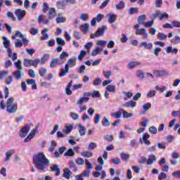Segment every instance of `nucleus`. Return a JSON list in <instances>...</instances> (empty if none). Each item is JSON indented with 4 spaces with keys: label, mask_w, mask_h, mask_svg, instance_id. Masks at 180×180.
Returning <instances> with one entry per match:
<instances>
[{
    "label": "nucleus",
    "mask_w": 180,
    "mask_h": 180,
    "mask_svg": "<svg viewBox=\"0 0 180 180\" xmlns=\"http://www.w3.org/2000/svg\"><path fill=\"white\" fill-rule=\"evenodd\" d=\"M85 56H86V51L82 50L80 51V53L79 54L77 58H78V60H79L81 61L82 60V58H84V57H85Z\"/></svg>",
    "instance_id": "49"
},
{
    "label": "nucleus",
    "mask_w": 180,
    "mask_h": 180,
    "mask_svg": "<svg viewBox=\"0 0 180 180\" xmlns=\"http://www.w3.org/2000/svg\"><path fill=\"white\" fill-rule=\"evenodd\" d=\"M76 163L77 165H84V164H85V160H84L82 158H78L76 160Z\"/></svg>",
    "instance_id": "52"
},
{
    "label": "nucleus",
    "mask_w": 180,
    "mask_h": 180,
    "mask_svg": "<svg viewBox=\"0 0 180 180\" xmlns=\"http://www.w3.org/2000/svg\"><path fill=\"white\" fill-rule=\"evenodd\" d=\"M14 153H15V150H13V149H11V150H8L6 153V160H5V161H9V160H11V155L14 154Z\"/></svg>",
    "instance_id": "26"
},
{
    "label": "nucleus",
    "mask_w": 180,
    "mask_h": 180,
    "mask_svg": "<svg viewBox=\"0 0 180 180\" xmlns=\"http://www.w3.org/2000/svg\"><path fill=\"white\" fill-rule=\"evenodd\" d=\"M65 156L68 157H74L75 155V153H74V150H72L71 148H69L65 153Z\"/></svg>",
    "instance_id": "35"
},
{
    "label": "nucleus",
    "mask_w": 180,
    "mask_h": 180,
    "mask_svg": "<svg viewBox=\"0 0 180 180\" xmlns=\"http://www.w3.org/2000/svg\"><path fill=\"white\" fill-rule=\"evenodd\" d=\"M15 15L18 20H22V19H23V18H25V15H26V11L18 8L15 11Z\"/></svg>",
    "instance_id": "7"
},
{
    "label": "nucleus",
    "mask_w": 180,
    "mask_h": 180,
    "mask_svg": "<svg viewBox=\"0 0 180 180\" xmlns=\"http://www.w3.org/2000/svg\"><path fill=\"white\" fill-rule=\"evenodd\" d=\"M81 30L84 33H88L89 32V24H84L81 25Z\"/></svg>",
    "instance_id": "27"
},
{
    "label": "nucleus",
    "mask_w": 180,
    "mask_h": 180,
    "mask_svg": "<svg viewBox=\"0 0 180 180\" xmlns=\"http://www.w3.org/2000/svg\"><path fill=\"white\" fill-rule=\"evenodd\" d=\"M147 98H153V96H155V90H150L148 94H147Z\"/></svg>",
    "instance_id": "60"
},
{
    "label": "nucleus",
    "mask_w": 180,
    "mask_h": 180,
    "mask_svg": "<svg viewBox=\"0 0 180 180\" xmlns=\"http://www.w3.org/2000/svg\"><path fill=\"white\" fill-rule=\"evenodd\" d=\"M85 131H86V128L82 125L79 126V133L80 136H85Z\"/></svg>",
    "instance_id": "34"
},
{
    "label": "nucleus",
    "mask_w": 180,
    "mask_h": 180,
    "mask_svg": "<svg viewBox=\"0 0 180 180\" xmlns=\"http://www.w3.org/2000/svg\"><path fill=\"white\" fill-rule=\"evenodd\" d=\"M56 5L59 9H64L67 6V2L65 1H58Z\"/></svg>",
    "instance_id": "23"
},
{
    "label": "nucleus",
    "mask_w": 180,
    "mask_h": 180,
    "mask_svg": "<svg viewBox=\"0 0 180 180\" xmlns=\"http://www.w3.org/2000/svg\"><path fill=\"white\" fill-rule=\"evenodd\" d=\"M6 15L8 18L11 19V20H13V21L16 20V18H15V15H13V13H12V12L8 11Z\"/></svg>",
    "instance_id": "56"
},
{
    "label": "nucleus",
    "mask_w": 180,
    "mask_h": 180,
    "mask_svg": "<svg viewBox=\"0 0 180 180\" xmlns=\"http://www.w3.org/2000/svg\"><path fill=\"white\" fill-rule=\"evenodd\" d=\"M27 85H32V89H37V85L36 84V81L33 79H27Z\"/></svg>",
    "instance_id": "19"
},
{
    "label": "nucleus",
    "mask_w": 180,
    "mask_h": 180,
    "mask_svg": "<svg viewBox=\"0 0 180 180\" xmlns=\"http://www.w3.org/2000/svg\"><path fill=\"white\" fill-rule=\"evenodd\" d=\"M123 109L119 108L115 112L111 114V117H115V119H120L122 117Z\"/></svg>",
    "instance_id": "14"
},
{
    "label": "nucleus",
    "mask_w": 180,
    "mask_h": 180,
    "mask_svg": "<svg viewBox=\"0 0 180 180\" xmlns=\"http://www.w3.org/2000/svg\"><path fill=\"white\" fill-rule=\"evenodd\" d=\"M68 56H69L68 52L63 51L59 55V58H60V60H65V58H68Z\"/></svg>",
    "instance_id": "42"
},
{
    "label": "nucleus",
    "mask_w": 180,
    "mask_h": 180,
    "mask_svg": "<svg viewBox=\"0 0 180 180\" xmlns=\"http://www.w3.org/2000/svg\"><path fill=\"white\" fill-rule=\"evenodd\" d=\"M13 75L15 79L19 80L22 78L23 74L22 73V70H15L13 72Z\"/></svg>",
    "instance_id": "17"
},
{
    "label": "nucleus",
    "mask_w": 180,
    "mask_h": 180,
    "mask_svg": "<svg viewBox=\"0 0 180 180\" xmlns=\"http://www.w3.org/2000/svg\"><path fill=\"white\" fill-rule=\"evenodd\" d=\"M39 64H40V59H34L32 60V65L34 67V68H37Z\"/></svg>",
    "instance_id": "48"
},
{
    "label": "nucleus",
    "mask_w": 180,
    "mask_h": 180,
    "mask_svg": "<svg viewBox=\"0 0 180 180\" xmlns=\"http://www.w3.org/2000/svg\"><path fill=\"white\" fill-rule=\"evenodd\" d=\"M6 109L8 113H16L18 111V103H15V98L10 97L6 102Z\"/></svg>",
    "instance_id": "3"
},
{
    "label": "nucleus",
    "mask_w": 180,
    "mask_h": 180,
    "mask_svg": "<svg viewBox=\"0 0 180 180\" xmlns=\"http://www.w3.org/2000/svg\"><path fill=\"white\" fill-rule=\"evenodd\" d=\"M153 25H154V21L153 20L145 22V23H143V25L146 27H151Z\"/></svg>",
    "instance_id": "57"
},
{
    "label": "nucleus",
    "mask_w": 180,
    "mask_h": 180,
    "mask_svg": "<svg viewBox=\"0 0 180 180\" xmlns=\"http://www.w3.org/2000/svg\"><path fill=\"white\" fill-rule=\"evenodd\" d=\"M102 126L104 127H109L110 126V122H109V120L106 117H104L102 120Z\"/></svg>",
    "instance_id": "29"
},
{
    "label": "nucleus",
    "mask_w": 180,
    "mask_h": 180,
    "mask_svg": "<svg viewBox=\"0 0 180 180\" xmlns=\"http://www.w3.org/2000/svg\"><path fill=\"white\" fill-rule=\"evenodd\" d=\"M99 122H101V115L96 114L94 117V123L95 124H98Z\"/></svg>",
    "instance_id": "61"
},
{
    "label": "nucleus",
    "mask_w": 180,
    "mask_h": 180,
    "mask_svg": "<svg viewBox=\"0 0 180 180\" xmlns=\"http://www.w3.org/2000/svg\"><path fill=\"white\" fill-rule=\"evenodd\" d=\"M56 16H57V14L56 13V8H50L49 11L48 13V19L51 20V19L56 18Z\"/></svg>",
    "instance_id": "12"
},
{
    "label": "nucleus",
    "mask_w": 180,
    "mask_h": 180,
    "mask_svg": "<svg viewBox=\"0 0 180 180\" xmlns=\"http://www.w3.org/2000/svg\"><path fill=\"white\" fill-rule=\"evenodd\" d=\"M107 29L108 27L105 25L99 27L95 34H91V39H95L96 37H98V36H103Z\"/></svg>",
    "instance_id": "5"
},
{
    "label": "nucleus",
    "mask_w": 180,
    "mask_h": 180,
    "mask_svg": "<svg viewBox=\"0 0 180 180\" xmlns=\"http://www.w3.org/2000/svg\"><path fill=\"white\" fill-rule=\"evenodd\" d=\"M46 72H47V70L46 68L39 69V75H41V77H45Z\"/></svg>",
    "instance_id": "62"
},
{
    "label": "nucleus",
    "mask_w": 180,
    "mask_h": 180,
    "mask_svg": "<svg viewBox=\"0 0 180 180\" xmlns=\"http://www.w3.org/2000/svg\"><path fill=\"white\" fill-rule=\"evenodd\" d=\"M139 47H144L146 50H151L153 49V43L149 42L148 44L146 41L141 42Z\"/></svg>",
    "instance_id": "15"
},
{
    "label": "nucleus",
    "mask_w": 180,
    "mask_h": 180,
    "mask_svg": "<svg viewBox=\"0 0 180 180\" xmlns=\"http://www.w3.org/2000/svg\"><path fill=\"white\" fill-rule=\"evenodd\" d=\"M101 84H102V79L99 77L96 78L93 82V85H94V86H98Z\"/></svg>",
    "instance_id": "41"
},
{
    "label": "nucleus",
    "mask_w": 180,
    "mask_h": 180,
    "mask_svg": "<svg viewBox=\"0 0 180 180\" xmlns=\"http://www.w3.org/2000/svg\"><path fill=\"white\" fill-rule=\"evenodd\" d=\"M106 89L108 91V92H112L113 94L116 92V87H115L113 85H108L106 87Z\"/></svg>",
    "instance_id": "44"
},
{
    "label": "nucleus",
    "mask_w": 180,
    "mask_h": 180,
    "mask_svg": "<svg viewBox=\"0 0 180 180\" xmlns=\"http://www.w3.org/2000/svg\"><path fill=\"white\" fill-rule=\"evenodd\" d=\"M148 139H150V134L147 133L144 134L142 136V140L146 146H150V144H151V142L148 141Z\"/></svg>",
    "instance_id": "16"
},
{
    "label": "nucleus",
    "mask_w": 180,
    "mask_h": 180,
    "mask_svg": "<svg viewBox=\"0 0 180 180\" xmlns=\"http://www.w3.org/2000/svg\"><path fill=\"white\" fill-rule=\"evenodd\" d=\"M71 175H72V172H71V170H70V169L68 168L63 169V178H65V179H70Z\"/></svg>",
    "instance_id": "13"
},
{
    "label": "nucleus",
    "mask_w": 180,
    "mask_h": 180,
    "mask_svg": "<svg viewBox=\"0 0 180 180\" xmlns=\"http://www.w3.org/2000/svg\"><path fill=\"white\" fill-rule=\"evenodd\" d=\"M136 75L138 78H141V79H144V78H146V74L141 70H139Z\"/></svg>",
    "instance_id": "51"
},
{
    "label": "nucleus",
    "mask_w": 180,
    "mask_h": 180,
    "mask_svg": "<svg viewBox=\"0 0 180 180\" xmlns=\"http://www.w3.org/2000/svg\"><path fill=\"white\" fill-rule=\"evenodd\" d=\"M142 108H143V110H148V109L151 108V103L148 102V103L143 104Z\"/></svg>",
    "instance_id": "55"
},
{
    "label": "nucleus",
    "mask_w": 180,
    "mask_h": 180,
    "mask_svg": "<svg viewBox=\"0 0 180 180\" xmlns=\"http://www.w3.org/2000/svg\"><path fill=\"white\" fill-rule=\"evenodd\" d=\"M89 96H91L90 92H85L83 97L80 98L79 101H77V105H82L84 102H88L89 101Z\"/></svg>",
    "instance_id": "6"
},
{
    "label": "nucleus",
    "mask_w": 180,
    "mask_h": 180,
    "mask_svg": "<svg viewBox=\"0 0 180 180\" xmlns=\"http://www.w3.org/2000/svg\"><path fill=\"white\" fill-rule=\"evenodd\" d=\"M159 19L160 20H162V19H168V14H167V13L159 14Z\"/></svg>",
    "instance_id": "63"
},
{
    "label": "nucleus",
    "mask_w": 180,
    "mask_h": 180,
    "mask_svg": "<svg viewBox=\"0 0 180 180\" xmlns=\"http://www.w3.org/2000/svg\"><path fill=\"white\" fill-rule=\"evenodd\" d=\"M167 37H168V35L165 34L164 33L159 32L158 34V39H159L160 40H165Z\"/></svg>",
    "instance_id": "47"
},
{
    "label": "nucleus",
    "mask_w": 180,
    "mask_h": 180,
    "mask_svg": "<svg viewBox=\"0 0 180 180\" xmlns=\"http://www.w3.org/2000/svg\"><path fill=\"white\" fill-rule=\"evenodd\" d=\"M122 115L124 117V119H129V117H132L133 113L128 112L127 111H125L123 110Z\"/></svg>",
    "instance_id": "43"
},
{
    "label": "nucleus",
    "mask_w": 180,
    "mask_h": 180,
    "mask_svg": "<svg viewBox=\"0 0 180 180\" xmlns=\"http://www.w3.org/2000/svg\"><path fill=\"white\" fill-rule=\"evenodd\" d=\"M115 22H116V15L109 14L108 15V22L112 24V23H115Z\"/></svg>",
    "instance_id": "30"
},
{
    "label": "nucleus",
    "mask_w": 180,
    "mask_h": 180,
    "mask_svg": "<svg viewBox=\"0 0 180 180\" xmlns=\"http://www.w3.org/2000/svg\"><path fill=\"white\" fill-rule=\"evenodd\" d=\"M129 15H134L136 13H139V8L137 7H132L130 8L129 10Z\"/></svg>",
    "instance_id": "36"
},
{
    "label": "nucleus",
    "mask_w": 180,
    "mask_h": 180,
    "mask_svg": "<svg viewBox=\"0 0 180 180\" xmlns=\"http://www.w3.org/2000/svg\"><path fill=\"white\" fill-rule=\"evenodd\" d=\"M158 178V180L167 179V174H165V172H161L159 174Z\"/></svg>",
    "instance_id": "54"
},
{
    "label": "nucleus",
    "mask_w": 180,
    "mask_h": 180,
    "mask_svg": "<svg viewBox=\"0 0 180 180\" xmlns=\"http://www.w3.org/2000/svg\"><path fill=\"white\" fill-rule=\"evenodd\" d=\"M170 43H172V44H179L180 37L178 35H176L173 39H171Z\"/></svg>",
    "instance_id": "28"
},
{
    "label": "nucleus",
    "mask_w": 180,
    "mask_h": 180,
    "mask_svg": "<svg viewBox=\"0 0 180 180\" xmlns=\"http://www.w3.org/2000/svg\"><path fill=\"white\" fill-rule=\"evenodd\" d=\"M73 127L72 125L66 126L65 129L63 130V133L65 134H70L72 131Z\"/></svg>",
    "instance_id": "31"
},
{
    "label": "nucleus",
    "mask_w": 180,
    "mask_h": 180,
    "mask_svg": "<svg viewBox=\"0 0 180 180\" xmlns=\"http://www.w3.org/2000/svg\"><path fill=\"white\" fill-rule=\"evenodd\" d=\"M33 164L39 171H44L46 167L50 165V160L46 158L43 152H39L32 157Z\"/></svg>",
    "instance_id": "1"
},
{
    "label": "nucleus",
    "mask_w": 180,
    "mask_h": 180,
    "mask_svg": "<svg viewBox=\"0 0 180 180\" xmlns=\"http://www.w3.org/2000/svg\"><path fill=\"white\" fill-rule=\"evenodd\" d=\"M120 157L123 161H129V159L130 158V155L122 152L120 154Z\"/></svg>",
    "instance_id": "24"
},
{
    "label": "nucleus",
    "mask_w": 180,
    "mask_h": 180,
    "mask_svg": "<svg viewBox=\"0 0 180 180\" xmlns=\"http://www.w3.org/2000/svg\"><path fill=\"white\" fill-rule=\"evenodd\" d=\"M140 25L139 24H136L134 26V29H136V36H141L143 35V39H147L148 37V34L147 33V30L144 28H141L139 29Z\"/></svg>",
    "instance_id": "4"
},
{
    "label": "nucleus",
    "mask_w": 180,
    "mask_h": 180,
    "mask_svg": "<svg viewBox=\"0 0 180 180\" xmlns=\"http://www.w3.org/2000/svg\"><path fill=\"white\" fill-rule=\"evenodd\" d=\"M77 65V58H69L67 61V64L65 65V69H60L59 77H65L67 74L70 73V68H73Z\"/></svg>",
    "instance_id": "2"
},
{
    "label": "nucleus",
    "mask_w": 180,
    "mask_h": 180,
    "mask_svg": "<svg viewBox=\"0 0 180 180\" xmlns=\"http://www.w3.org/2000/svg\"><path fill=\"white\" fill-rule=\"evenodd\" d=\"M47 32H49V30L45 28L42 30L41 37V40H47L49 39V34H47Z\"/></svg>",
    "instance_id": "22"
},
{
    "label": "nucleus",
    "mask_w": 180,
    "mask_h": 180,
    "mask_svg": "<svg viewBox=\"0 0 180 180\" xmlns=\"http://www.w3.org/2000/svg\"><path fill=\"white\" fill-rule=\"evenodd\" d=\"M80 19L82 20H83L84 22H86V20H88V19H89V15H88V14H86V13H82L80 15Z\"/></svg>",
    "instance_id": "50"
},
{
    "label": "nucleus",
    "mask_w": 180,
    "mask_h": 180,
    "mask_svg": "<svg viewBox=\"0 0 180 180\" xmlns=\"http://www.w3.org/2000/svg\"><path fill=\"white\" fill-rule=\"evenodd\" d=\"M82 155V157H85L86 158H91V157H92L94 155V154L92 153V152L84 151V152H83Z\"/></svg>",
    "instance_id": "40"
},
{
    "label": "nucleus",
    "mask_w": 180,
    "mask_h": 180,
    "mask_svg": "<svg viewBox=\"0 0 180 180\" xmlns=\"http://www.w3.org/2000/svg\"><path fill=\"white\" fill-rule=\"evenodd\" d=\"M15 65L17 68V70H23V68H22V65H20V60H18L17 62H15Z\"/></svg>",
    "instance_id": "64"
},
{
    "label": "nucleus",
    "mask_w": 180,
    "mask_h": 180,
    "mask_svg": "<svg viewBox=\"0 0 180 180\" xmlns=\"http://www.w3.org/2000/svg\"><path fill=\"white\" fill-rule=\"evenodd\" d=\"M155 89H156V91H160V92L161 94H162V92H164L167 90V86H162V87H160L159 86H156Z\"/></svg>",
    "instance_id": "53"
},
{
    "label": "nucleus",
    "mask_w": 180,
    "mask_h": 180,
    "mask_svg": "<svg viewBox=\"0 0 180 180\" xmlns=\"http://www.w3.org/2000/svg\"><path fill=\"white\" fill-rule=\"evenodd\" d=\"M32 60L25 58L24 61H23L24 67H31V65H32Z\"/></svg>",
    "instance_id": "38"
},
{
    "label": "nucleus",
    "mask_w": 180,
    "mask_h": 180,
    "mask_svg": "<svg viewBox=\"0 0 180 180\" xmlns=\"http://www.w3.org/2000/svg\"><path fill=\"white\" fill-rule=\"evenodd\" d=\"M110 162L115 164V165H119L122 164V160L119 158H112L110 160Z\"/></svg>",
    "instance_id": "37"
},
{
    "label": "nucleus",
    "mask_w": 180,
    "mask_h": 180,
    "mask_svg": "<svg viewBox=\"0 0 180 180\" xmlns=\"http://www.w3.org/2000/svg\"><path fill=\"white\" fill-rule=\"evenodd\" d=\"M115 8L117 9V11L124 9V2L120 1L119 4L115 6Z\"/></svg>",
    "instance_id": "39"
},
{
    "label": "nucleus",
    "mask_w": 180,
    "mask_h": 180,
    "mask_svg": "<svg viewBox=\"0 0 180 180\" xmlns=\"http://www.w3.org/2000/svg\"><path fill=\"white\" fill-rule=\"evenodd\" d=\"M50 57V55L49 54H44L42 58H41V65H43V64H45L46 61H47V60H49Z\"/></svg>",
    "instance_id": "33"
},
{
    "label": "nucleus",
    "mask_w": 180,
    "mask_h": 180,
    "mask_svg": "<svg viewBox=\"0 0 180 180\" xmlns=\"http://www.w3.org/2000/svg\"><path fill=\"white\" fill-rule=\"evenodd\" d=\"M141 63L139 61H131L128 63L127 68H129V70H133V68L137 67V65H140Z\"/></svg>",
    "instance_id": "21"
},
{
    "label": "nucleus",
    "mask_w": 180,
    "mask_h": 180,
    "mask_svg": "<svg viewBox=\"0 0 180 180\" xmlns=\"http://www.w3.org/2000/svg\"><path fill=\"white\" fill-rule=\"evenodd\" d=\"M89 174H91V170H89V169H86L84 172H82V174H80L82 176H89Z\"/></svg>",
    "instance_id": "59"
},
{
    "label": "nucleus",
    "mask_w": 180,
    "mask_h": 180,
    "mask_svg": "<svg viewBox=\"0 0 180 180\" xmlns=\"http://www.w3.org/2000/svg\"><path fill=\"white\" fill-rule=\"evenodd\" d=\"M51 170L54 172V171H56V176H58V175H60L61 170H60V167H58V165H53V166L52 167H51Z\"/></svg>",
    "instance_id": "20"
},
{
    "label": "nucleus",
    "mask_w": 180,
    "mask_h": 180,
    "mask_svg": "<svg viewBox=\"0 0 180 180\" xmlns=\"http://www.w3.org/2000/svg\"><path fill=\"white\" fill-rule=\"evenodd\" d=\"M146 17L144 14L139 15L138 17V23L139 25H144L146 22Z\"/></svg>",
    "instance_id": "25"
},
{
    "label": "nucleus",
    "mask_w": 180,
    "mask_h": 180,
    "mask_svg": "<svg viewBox=\"0 0 180 180\" xmlns=\"http://www.w3.org/2000/svg\"><path fill=\"white\" fill-rule=\"evenodd\" d=\"M37 131V127H35L30 131V133L28 134L27 138H25L24 139V142L29 143V141H30V140H32L33 139V137L34 136V134H36Z\"/></svg>",
    "instance_id": "9"
},
{
    "label": "nucleus",
    "mask_w": 180,
    "mask_h": 180,
    "mask_svg": "<svg viewBox=\"0 0 180 180\" xmlns=\"http://www.w3.org/2000/svg\"><path fill=\"white\" fill-rule=\"evenodd\" d=\"M30 130V127L29 125H25L22 127V129H20L19 133L20 137H26Z\"/></svg>",
    "instance_id": "8"
},
{
    "label": "nucleus",
    "mask_w": 180,
    "mask_h": 180,
    "mask_svg": "<svg viewBox=\"0 0 180 180\" xmlns=\"http://www.w3.org/2000/svg\"><path fill=\"white\" fill-rule=\"evenodd\" d=\"M61 64H63V62H60L58 58H53L50 63V67L51 68H54L57 65H61Z\"/></svg>",
    "instance_id": "11"
},
{
    "label": "nucleus",
    "mask_w": 180,
    "mask_h": 180,
    "mask_svg": "<svg viewBox=\"0 0 180 180\" xmlns=\"http://www.w3.org/2000/svg\"><path fill=\"white\" fill-rule=\"evenodd\" d=\"M100 51H102V49H101L100 48H96V49H94L91 51L92 57H95V56H98V54H99Z\"/></svg>",
    "instance_id": "46"
},
{
    "label": "nucleus",
    "mask_w": 180,
    "mask_h": 180,
    "mask_svg": "<svg viewBox=\"0 0 180 180\" xmlns=\"http://www.w3.org/2000/svg\"><path fill=\"white\" fill-rule=\"evenodd\" d=\"M124 106H125V108H134V106H136V102H134V101H129L125 103Z\"/></svg>",
    "instance_id": "32"
},
{
    "label": "nucleus",
    "mask_w": 180,
    "mask_h": 180,
    "mask_svg": "<svg viewBox=\"0 0 180 180\" xmlns=\"http://www.w3.org/2000/svg\"><path fill=\"white\" fill-rule=\"evenodd\" d=\"M56 43L59 46H65V41L60 37L56 38Z\"/></svg>",
    "instance_id": "45"
},
{
    "label": "nucleus",
    "mask_w": 180,
    "mask_h": 180,
    "mask_svg": "<svg viewBox=\"0 0 180 180\" xmlns=\"http://www.w3.org/2000/svg\"><path fill=\"white\" fill-rule=\"evenodd\" d=\"M149 133H150V134H157V127H150L149 128Z\"/></svg>",
    "instance_id": "58"
},
{
    "label": "nucleus",
    "mask_w": 180,
    "mask_h": 180,
    "mask_svg": "<svg viewBox=\"0 0 180 180\" xmlns=\"http://www.w3.org/2000/svg\"><path fill=\"white\" fill-rule=\"evenodd\" d=\"M153 74L158 77L169 75V72L167 70H154Z\"/></svg>",
    "instance_id": "10"
},
{
    "label": "nucleus",
    "mask_w": 180,
    "mask_h": 180,
    "mask_svg": "<svg viewBox=\"0 0 180 180\" xmlns=\"http://www.w3.org/2000/svg\"><path fill=\"white\" fill-rule=\"evenodd\" d=\"M155 161H157V157H155V155H149L148 160L147 161V164L148 165H153V164H154Z\"/></svg>",
    "instance_id": "18"
}]
</instances>
